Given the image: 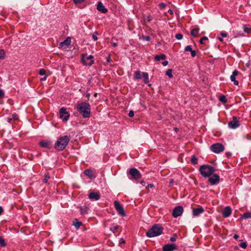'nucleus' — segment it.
Segmentation results:
<instances>
[{"mask_svg": "<svg viewBox=\"0 0 251 251\" xmlns=\"http://www.w3.org/2000/svg\"><path fill=\"white\" fill-rule=\"evenodd\" d=\"M76 110L82 115L83 118H89L91 114V106L89 103L82 102L76 106Z\"/></svg>", "mask_w": 251, "mask_h": 251, "instance_id": "1", "label": "nucleus"}, {"mask_svg": "<svg viewBox=\"0 0 251 251\" xmlns=\"http://www.w3.org/2000/svg\"><path fill=\"white\" fill-rule=\"evenodd\" d=\"M70 140V138L67 135L59 138L55 144V149L58 151H63L68 144Z\"/></svg>", "mask_w": 251, "mask_h": 251, "instance_id": "2", "label": "nucleus"}, {"mask_svg": "<svg viewBox=\"0 0 251 251\" xmlns=\"http://www.w3.org/2000/svg\"><path fill=\"white\" fill-rule=\"evenodd\" d=\"M162 232L163 227L159 225H155L146 232V235L149 237H153L161 235Z\"/></svg>", "mask_w": 251, "mask_h": 251, "instance_id": "3", "label": "nucleus"}, {"mask_svg": "<svg viewBox=\"0 0 251 251\" xmlns=\"http://www.w3.org/2000/svg\"><path fill=\"white\" fill-rule=\"evenodd\" d=\"M199 171L203 177H207L212 175L215 172V169L212 166L203 165L200 167Z\"/></svg>", "mask_w": 251, "mask_h": 251, "instance_id": "4", "label": "nucleus"}, {"mask_svg": "<svg viewBox=\"0 0 251 251\" xmlns=\"http://www.w3.org/2000/svg\"><path fill=\"white\" fill-rule=\"evenodd\" d=\"M128 175L131 176V178L129 177L130 179H134L135 180H138L141 178L142 175L140 172L136 168H132L129 169L127 172Z\"/></svg>", "mask_w": 251, "mask_h": 251, "instance_id": "5", "label": "nucleus"}, {"mask_svg": "<svg viewBox=\"0 0 251 251\" xmlns=\"http://www.w3.org/2000/svg\"><path fill=\"white\" fill-rule=\"evenodd\" d=\"M93 56L92 55L84 54L82 56V62L84 65L91 66L94 63Z\"/></svg>", "mask_w": 251, "mask_h": 251, "instance_id": "6", "label": "nucleus"}, {"mask_svg": "<svg viewBox=\"0 0 251 251\" xmlns=\"http://www.w3.org/2000/svg\"><path fill=\"white\" fill-rule=\"evenodd\" d=\"M211 150L216 153H219L224 150V146L220 143L213 144L210 147Z\"/></svg>", "mask_w": 251, "mask_h": 251, "instance_id": "7", "label": "nucleus"}, {"mask_svg": "<svg viewBox=\"0 0 251 251\" xmlns=\"http://www.w3.org/2000/svg\"><path fill=\"white\" fill-rule=\"evenodd\" d=\"M239 121L236 116H233L232 120L229 121L228 123V127L231 129H236L239 127Z\"/></svg>", "mask_w": 251, "mask_h": 251, "instance_id": "8", "label": "nucleus"}, {"mask_svg": "<svg viewBox=\"0 0 251 251\" xmlns=\"http://www.w3.org/2000/svg\"><path fill=\"white\" fill-rule=\"evenodd\" d=\"M114 206L117 211L122 216H126V213L122 205L118 201H115L114 202Z\"/></svg>", "mask_w": 251, "mask_h": 251, "instance_id": "9", "label": "nucleus"}, {"mask_svg": "<svg viewBox=\"0 0 251 251\" xmlns=\"http://www.w3.org/2000/svg\"><path fill=\"white\" fill-rule=\"evenodd\" d=\"M60 118L62 119L63 121H67L68 120L70 115L66 111V109L64 107H62L59 110Z\"/></svg>", "mask_w": 251, "mask_h": 251, "instance_id": "10", "label": "nucleus"}, {"mask_svg": "<svg viewBox=\"0 0 251 251\" xmlns=\"http://www.w3.org/2000/svg\"><path fill=\"white\" fill-rule=\"evenodd\" d=\"M183 207L181 206H177L176 207L173 211L172 215L174 218H177L180 216L183 212Z\"/></svg>", "mask_w": 251, "mask_h": 251, "instance_id": "11", "label": "nucleus"}, {"mask_svg": "<svg viewBox=\"0 0 251 251\" xmlns=\"http://www.w3.org/2000/svg\"><path fill=\"white\" fill-rule=\"evenodd\" d=\"M208 181L212 185H217L220 182V176L217 174H214L209 178Z\"/></svg>", "mask_w": 251, "mask_h": 251, "instance_id": "12", "label": "nucleus"}, {"mask_svg": "<svg viewBox=\"0 0 251 251\" xmlns=\"http://www.w3.org/2000/svg\"><path fill=\"white\" fill-rule=\"evenodd\" d=\"M176 246L174 244H167L162 248V251H174L176 250Z\"/></svg>", "mask_w": 251, "mask_h": 251, "instance_id": "13", "label": "nucleus"}, {"mask_svg": "<svg viewBox=\"0 0 251 251\" xmlns=\"http://www.w3.org/2000/svg\"><path fill=\"white\" fill-rule=\"evenodd\" d=\"M71 44V38L67 37L64 41L59 44V48L62 49H66L69 47Z\"/></svg>", "mask_w": 251, "mask_h": 251, "instance_id": "14", "label": "nucleus"}, {"mask_svg": "<svg viewBox=\"0 0 251 251\" xmlns=\"http://www.w3.org/2000/svg\"><path fill=\"white\" fill-rule=\"evenodd\" d=\"M239 74V72L237 70H234L232 74L231 75L230 77V80L233 82L234 84L235 85H238L239 82L238 81L236 80L235 79V77L237 76Z\"/></svg>", "mask_w": 251, "mask_h": 251, "instance_id": "15", "label": "nucleus"}, {"mask_svg": "<svg viewBox=\"0 0 251 251\" xmlns=\"http://www.w3.org/2000/svg\"><path fill=\"white\" fill-rule=\"evenodd\" d=\"M97 9L98 11L101 12L102 13H106L108 11L100 1H99L98 2Z\"/></svg>", "mask_w": 251, "mask_h": 251, "instance_id": "16", "label": "nucleus"}, {"mask_svg": "<svg viewBox=\"0 0 251 251\" xmlns=\"http://www.w3.org/2000/svg\"><path fill=\"white\" fill-rule=\"evenodd\" d=\"M204 212V209L201 207L195 208L193 209V215L194 216H199L200 214Z\"/></svg>", "mask_w": 251, "mask_h": 251, "instance_id": "17", "label": "nucleus"}, {"mask_svg": "<svg viewBox=\"0 0 251 251\" xmlns=\"http://www.w3.org/2000/svg\"><path fill=\"white\" fill-rule=\"evenodd\" d=\"M231 213V209L229 206H226L224 208V209L222 212L223 216L225 218L228 217L230 215Z\"/></svg>", "mask_w": 251, "mask_h": 251, "instance_id": "18", "label": "nucleus"}, {"mask_svg": "<svg viewBox=\"0 0 251 251\" xmlns=\"http://www.w3.org/2000/svg\"><path fill=\"white\" fill-rule=\"evenodd\" d=\"M88 197L90 199H92L95 201L99 200L100 198L99 193L96 192H91L89 194Z\"/></svg>", "mask_w": 251, "mask_h": 251, "instance_id": "19", "label": "nucleus"}, {"mask_svg": "<svg viewBox=\"0 0 251 251\" xmlns=\"http://www.w3.org/2000/svg\"><path fill=\"white\" fill-rule=\"evenodd\" d=\"M185 51H190L191 52V55L192 57H195L196 55V52L195 50H192L191 46H187L185 47L184 49Z\"/></svg>", "mask_w": 251, "mask_h": 251, "instance_id": "20", "label": "nucleus"}, {"mask_svg": "<svg viewBox=\"0 0 251 251\" xmlns=\"http://www.w3.org/2000/svg\"><path fill=\"white\" fill-rule=\"evenodd\" d=\"M39 144L41 147L48 149L50 148L51 146V143L49 141H42Z\"/></svg>", "mask_w": 251, "mask_h": 251, "instance_id": "21", "label": "nucleus"}, {"mask_svg": "<svg viewBox=\"0 0 251 251\" xmlns=\"http://www.w3.org/2000/svg\"><path fill=\"white\" fill-rule=\"evenodd\" d=\"M142 76L143 78V81L145 83L147 84L149 82V74L147 72L142 73Z\"/></svg>", "mask_w": 251, "mask_h": 251, "instance_id": "22", "label": "nucleus"}, {"mask_svg": "<svg viewBox=\"0 0 251 251\" xmlns=\"http://www.w3.org/2000/svg\"><path fill=\"white\" fill-rule=\"evenodd\" d=\"M243 30L245 32L247 33H251V26L249 25H243Z\"/></svg>", "mask_w": 251, "mask_h": 251, "instance_id": "23", "label": "nucleus"}, {"mask_svg": "<svg viewBox=\"0 0 251 251\" xmlns=\"http://www.w3.org/2000/svg\"><path fill=\"white\" fill-rule=\"evenodd\" d=\"M142 74L140 71H136L134 73V79H139L142 78Z\"/></svg>", "mask_w": 251, "mask_h": 251, "instance_id": "24", "label": "nucleus"}, {"mask_svg": "<svg viewBox=\"0 0 251 251\" xmlns=\"http://www.w3.org/2000/svg\"><path fill=\"white\" fill-rule=\"evenodd\" d=\"M199 28H194L191 30V34L194 37H197L199 35Z\"/></svg>", "mask_w": 251, "mask_h": 251, "instance_id": "25", "label": "nucleus"}, {"mask_svg": "<svg viewBox=\"0 0 251 251\" xmlns=\"http://www.w3.org/2000/svg\"><path fill=\"white\" fill-rule=\"evenodd\" d=\"M242 219L251 218V212H248L244 213L241 217Z\"/></svg>", "mask_w": 251, "mask_h": 251, "instance_id": "26", "label": "nucleus"}, {"mask_svg": "<svg viewBox=\"0 0 251 251\" xmlns=\"http://www.w3.org/2000/svg\"><path fill=\"white\" fill-rule=\"evenodd\" d=\"M166 58V55L164 54H162L160 55H156L155 57V59L157 61H159L160 60H164Z\"/></svg>", "mask_w": 251, "mask_h": 251, "instance_id": "27", "label": "nucleus"}, {"mask_svg": "<svg viewBox=\"0 0 251 251\" xmlns=\"http://www.w3.org/2000/svg\"><path fill=\"white\" fill-rule=\"evenodd\" d=\"M82 225L81 222H79L77 219L75 220V221L73 223V225L76 228H79L80 226Z\"/></svg>", "mask_w": 251, "mask_h": 251, "instance_id": "28", "label": "nucleus"}, {"mask_svg": "<svg viewBox=\"0 0 251 251\" xmlns=\"http://www.w3.org/2000/svg\"><path fill=\"white\" fill-rule=\"evenodd\" d=\"M88 210V208L86 206L81 207H80V214L82 215H83V214L87 213Z\"/></svg>", "mask_w": 251, "mask_h": 251, "instance_id": "29", "label": "nucleus"}, {"mask_svg": "<svg viewBox=\"0 0 251 251\" xmlns=\"http://www.w3.org/2000/svg\"><path fill=\"white\" fill-rule=\"evenodd\" d=\"M50 178V176L49 173H47L45 174V178L43 179V181L44 183H47L48 180Z\"/></svg>", "mask_w": 251, "mask_h": 251, "instance_id": "30", "label": "nucleus"}, {"mask_svg": "<svg viewBox=\"0 0 251 251\" xmlns=\"http://www.w3.org/2000/svg\"><path fill=\"white\" fill-rule=\"evenodd\" d=\"M5 51L3 50H0V59H4L5 58Z\"/></svg>", "mask_w": 251, "mask_h": 251, "instance_id": "31", "label": "nucleus"}, {"mask_svg": "<svg viewBox=\"0 0 251 251\" xmlns=\"http://www.w3.org/2000/svg\"><path fill=\"white\" fill-rule=\"evenodd\" d=\"M219 100L223 103H226L227 101V100L226 97L224 95H221L220 97Z\"/></svg>", "mask_w": 251, "mask_h": 251, "instance_id": "32", "label": "nucleus"}, {"mask_svg": "<svg viewBox=\"0 0 251 251\" xmlns=\"http://www.w3.org/2000/svg\"><path fill=\"white\" fill-rule=\"evenodd\" d=\"M84 174L87 176H89V177H91L92 176V174H91V171L90 169H86L84 171Z\"/></svg>", "mask_w": 251, "mask_h": 251, "instance_id": "33", "label": "nucleus"}, {"mask_svg": "<svg viewBox=\"0 0 251 251\" xmlns=\"http://www.w3.org/2000/svg\"><path fill=\"white\" fill-rule=\"evenodd\" d=\"M198 162V158L195 156H193L191 158V163L194 165L197 164Z\"/></svg>", "mask_w": 251, "mask_h": 251, "instance_id": "34", "label": "nucleus"}, {"mask_svg": "<svg viewBox=\"0 0 251 251\" xmlns=\"http://www.w3.org/2000/svg\"><path fill=\"white\" fill-rule=\"evenodd\" d=\"M119 228L118 226L117 225H113L110 228V230L112 231L113 232H115L116 230H117Z\"/></svg>", "mask_w": 251, "mask_h": 251, "instance_id": "35", "label": "nucleus"}, {"mask_svg": "<svg viewBox=\"0 0 251 251\" xmlns=\"http://www.w3.org/2000/svg\"><path fill=\"white\" fill-rule=\"evenodd\" d=\"M166 75L172 78L173 77L172 75V69H168L166 72Z\"/></svg>", "mask_w": 251, "mask_h": 251, "instance_id": "36", "label": "nucleus"}, {"mask_svg": "<svg viewBox=\"0 0 251 251\" xmlns=\"http://www.w3.org/2000/svg\"><path fill=\"white\" fill-rule=\"evenodd\" d=\"M0 245L2 247H5L6 246V243L5 242V240L4 239L0 237Z\"/></svg>", "mask_w": 251, "mask_h": 251, "instance_id": "37", "label": "nucleus"}, {"mask_svg": "<svg viewBox=\"0 0 251 251\" xmlns=\"http://www.w3.org/2000/svg\"><path fill=\"white\" fill-rule=\"evenodd\" d=\"M208 40V38L206 36H203L202 37L200 40V43L201 44H204V41H206V40Z\"/></svg>", "mask_w": 251, "mask_h": 251, "instance_id": "38", "label": "nucleus"}, {"mask_svg": "<svg viewBox=\"0 0 251 251\" xmlns=\"http://www.w3.org/2000/svg\"><path fill=\"white\" fill-rule=\"evenodd\" d=\"M176 38L177 40H181L183 38V35L180 33H178L176 35Z\"/></svg>", "mask_w": 251, "mask_h": 251, "instance_id": "39", "label": "nucleus"}, {"mask_svg": "<svg viewBox=\"0 0 251 251\" xmlns=\"http://www.w3.org/2000/svg\"><path fill=\"white\" fill-rule=\"evenodd\" d=\"M39 74L41 75H44L46 74V71L44 69H41L39 70Z\"/></svg>", "mask_w": 251, "mask_h": 251, "instance_id": "40", "label": "nucleus"}, {"mask_svg": "<svg viewBox=\"0 0 251 251\" xmlns=\"http://www.w3.org/2000/svg\"><path fill=\"white\" fill-rule=\"evenodd\" d=\"M142 39L147 41H149L151 40V37L149 36H143Z\"/></svg>", "mask_w": 251, "mask_h": 251, "instance_id": "41", "label": "nucleus"}, {"mask_svg": "<svg viewBox=\"0 0 251 251\" xmlns=\"http://www.w3.org/2000/svg\"><path fill=\"white\" fill-rule=\"evenodd\" d=\"M176 237H177L176 235V234H174L172 237H171L170 238V241L171 242H175V241H176Z\"/></svg>", "mask_w": 251, "mask_h": 251, "instance_id": "42", "label": "nucleus"}, {"mask_svg": "<svg viewBox=\"0 0 251 251\" xmlns=\"http://www.w3.org/2000/svg\"><path fill=\"white\" fill-rule=\"evenodd\" d=\"M240 247L243 249H245L247 247V244L245 242H242L240 244Z\"/></svg>", "mask_w": 251, "mask_h": 251, "instance_id": "43", "label": "nucleus"}, {"mask_svg": "<svg viewBox=\"0 0 251 251\" xmlns=\"http://www.w3.org/2000/svg\"><path fill=\"white\" fill-rule=\"evenodd\" d=\"M4 96V92L0 89V99L2 98Z\"/></svg>", "mask_w": 251, "mask_h": 251, "instance_id": "44", "label": "nucleus"}, {"mask_svg": "<svg viewBox=\"0 0 251 251\" xmlns=\"http://www.w3.org/2000/svg\"><path fill=\"white\" fill-rule=\"evenodd\" d=\"M134 115V111L133 110L129 111V113H128V116L129 117H133Z\"/></svg>", "mask_w": 251, "mask_h": 251, "instance_id": "45", "label": "nucleus"}, {"mask_svg": "<svg viewBox=\"0 0 251 251\" xmlns=\"http://www.w3.org/2000/svg\"><path fill=\"white\" fill-rule=\"evenodd\" d=\"M85 0H73L74 3L75 4H78L80 3L83 1H84Z\"/></svg>", "mask_w": 251, "mask_h": 251, "instance_id": "46", "label": "nucleus"}, {"mask_svg": "<svg viewBox=\"0 0 251 251\" xmlns=\"http://www.w3.org/2000/svg\"><path fill=\"white\" fill-rule=\"evenodd\" d=\"M220 34L223 37H226L227 36V34L225 32H221Z\"/></svg>", "mask_w": 251, "mask_h": 251, "instance_id": "47", "label": "nucleus"}, {"mask_svg": "<svg viewBox=\"0 0 251 251\" xmlns=\"http://www.w3.org/2000/svg\"><path fill=\"white\" fill-rule=\"evenodd\" d=\"M154 187V185H153V184H148V185L146 186V188L147 189H149L150 188H152V187Z\"/></svg>", "mask_w": 251, "mask_h": 251, "instance_id": "48", "label": "nucleus"}, {"mask_svg": "<svg viewBox=\"0 0 251 251\" xmlns=\"http://www.w3.org/2000/svg\"><path fill=\"white\" fill-rule=\"evenodd\" d=\"M146 20H147V21L150 22L152 20V18L150 15H149L147 16Z\"/></svg>", "mask_w": 251, "mask_h": 251, "instance_id": "49", "label": "nucleus"}, {"mask_svg": "<svg viewBox=\"0 0 251 251\" xmlns=\"http://www.w3.org/2000/svg\"><path fill=\"white\" fill-rule=\"evenodd\" d=\"M12 118L14 120L18 119V116L16 113H14L12 114Z\"/></svg>", "mask_w": 251, "mask_h": 251, "instance_id": "50", "label": "nucleus"}, {"mask_svg": "<svg viewBox=\"0 0 251 251\" xmlns=\"http://www.w3.org/2000/svg\"><path fill=\"white\" fill-rule=\"evenodd\" d=\"M92 38L94 41H97L98 40V37L95 34H93L92 35Z\"/></svg>", "mask_w": 251, "mask_h": 251, "instance_id": "51", "label": "nucleus"}, {"mask_svg": "<svg viewBox=\"0 0 251 251\" xmlns=\"http://www.w3.org/2000/svg\"><path fill=\"white\" fill-rule=\"evenodd\" d=\"M168 64V62L167 61H165L162 62V65L164 66H167Z\"/></svg>", "mask_w": 251, "mask_h": 251, "instance_id": "52", "label": "nucleus"}, {"mask_svg": "<svg viewBox=\"0 0 251 251\" xmlns=\"http://www.w3.org/2000/svg\"><path fill=\"white\" fill-rule=\"evenodd\" d=\"M140 184L143 186H145L146 185V182L144 180H142L141 182H140Z\"/></svg>", "mask_w": 251, "mask_h": 251, "instance_id": "53", "label": "nucleus"}, {"mask_svg": "<svg viewBox=\"0 0 251 251\" xmlns=\"http://www.w3.org/2000/svg\"><path fill=\"white\" fill-rule=\"evenodd\" d=\"M3 211V209L1 206H0V215L1 214L2 212Z\"/></svg>", "mask_w": 251, "mask_h": 251, "instance_id": "54", "label": "nucleus"}, {"mask_svg": "<svg viewBox=\"0 0 251 251\" xmlns=\"http://www.w3.org/2000/svg\"><path fill=\"white\" fill-rule=\"evenodd\" d=\"M239 237V236L237 234H234L233 236V238L235 239H237Z\"/></svg>", "mask_w": 251, "mask_h": 251, "instance_id": "55", "label": "nucleus"}, {"mask_svg": "<svg viewBox=\"0 0 251 251\" xmlns=\"http://www.w3.org/2000/svg\"><path fill=\"white\" fill-rule=\"evenodd\" d=\"M11 120H12L11 118H8L7 119V122L8 123H10Z\"/></svg>", "mask_w": 251, "mask_h": 251, "instance_id": "56", "label": "nucleus"}, {"mask_svg": "<svg viewBox=\"0 0 251 251\" xmlns=\"http://www.w3.org/2000/svg\"><path fill=\"white\" fill-rule=\"evenodd\" d=\"M218 39L221 42L223 41V39L221 37H218Z\"/></svg>", "mask_w": 251, "mask_h": 251, "instance_id": "57", "label": "nucleus"}, {"mask_svg": "<svg viewBox=\"0 0 251 251\" xmlns=\"http://www.w3.org/2000/svg\"><path fill=\"white\" fill-rule=\"evenodd\" d=\"M112 45H113V46L114 47H116L117 46V43H113Z\"/></svg>", "mask_w": 251, "mask_h": 251, "instance_id": "58", "label": "nucleus"}, {"mask_svg": "<svg viewBox=\"0 0 251 251\" xmlns=\"http://www.w3.org/2000/svg\"><path fill=\"white\" fill-rule=\"evenodd\" d=\"M47 77L45 76L41 79V80H45L46 79Z\"/></svg>", "mask_w": 251, "mask_h": 251, "instance_id": "59", "label": "nucleus"}, {"mask_svg": "<svg viewBox=\"0 0 251 251\" xmlns=\"http://www.w3.org/2000/svg\"><path fill=\"white\" fill-rule=\"evenodd\" d=\"M122 241L120 242V243H125V241L123 239H121Z\"/></svg>", "mask_w": 251, "mask_h": 251, "instance_id": "60", "label": "nucleus"}, {"mask_svg": "<svg viewBox=\"0 0 251 251\" xmlns=\"http://www.w3.org/2000/svg\"><path fill=\"white\" fill-rule=\"evenodd\" d=\"M86 96H87V97H89L90 96V94H87Z\"/></svg>", "mask_w": 251, "mask_h": 251, "instance_id": "61", "label": "nucleus"}, {"mask_svg": "<svg viewBox=\"0 0 251 251\" xmlns=\"http://www.w3.org/2000/svg\"><path fill=\"white\" fill-rule=\"evenodd\" d=\"M107 61L109 62V58L108 59H107Z\"/></svg>", "mask_w": 251, "mask_h": 251, "instance_id": "62", "label": "nucleus"}, {"mask_svg": "<svg viewBox=\"0 0 251 251\" xmlns=\"http://www.w3.org/2000/svg\"><path fill=\"white\" fill-rule=\"evenodd\" d=\"M170 11H170V13H173L172 11H171V10H170Z\"/></svg>", "mask_w": 251, "mask_h": 251, "instance_id": "63", "label": "nucleus"}, {"mask_svg": "<svg viewBox=\"0 0 251 251\" xmlns=\"http://www.w3.org/2000/svg\"><path fill=\"white\" fill-rule=\"evenodd\" d=\"M175 130H176L177 128H175Z\"/></svg>", "mask_w": 251, "mask_h": 251, "instance_id": "64", "label": "nucleus"}]
</instances>
